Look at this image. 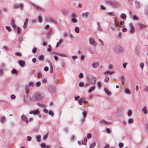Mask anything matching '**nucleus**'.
Returning <instances> with one entry per match:
<instances>
[{
	"label": "nucleus",
	"mask_w": 148,
	"mask_h": 148,
	"mask_svg": "<svg viewBox=\"0 0 148 148\" xmlns=\"http://www.w3.org/2000/svg\"><path fill=\"white\" fill-rule=\"evenodd\" d=\"M45 21L46 22H49L55 24L57 23L54 18L51 16H46L45 19Z\"/></svg>",
	"instance_id": "obj_1"
},
{
	"label": "nucleus",
	"mask_w": 148,
	"mask_h": 148,
	"mask_svg": "<svg viewBox=\"0 0 148 148\" xmlns=\"http://www.w3.org/2000/svg\"><path fill=\"white\" fill-rule=\"evenodd\" d=\"M107 3L112 7L114 8H119V3L115 1H110L108 2Z\"/></svg>",
	"instance_id": "obj_2"
},
{
	"label": "nucleus",
	"mask_w": 148,
	"mask_h": 148,
	"mask_svg": "<svg viewBox=\"0 0 148 148\" xmlns=\"http://www.w3.org/2000/svg\"><path fill=\"white\" fill-rule=\"evenodd\" d=\"M114 50L116 52H122L123 49L119 45L115 46L114 48Z\"/></svg>",
	"instance_id": "obj_3"
},
{
	"label": "nucleus",
	"mask_w": 148,
	"mask_h": 148,
	"mask_svg": "<svg viewBox=\"0 0 148 148\" xmlns=\"http://www.w3.org/2000/svg\"><path fill=\"white\" fill-rule=\"evenodd\" d=\"M89 44L90 45L93 46L94 47H95L96 45V43L95 42L93 38H89Z\"/></svg>",
	"instance_id": "obj_4"
},
{
	"label": "nucleus",
	"mask_w": 148,
	"mask_h": 148,
	"mask_svg": "<svg viewBox=\"0 0 148 148\" xmlns=\"http://www.w3.org/2000/svg\"><path fill=\"white\" fill-rule=\"evenodd\" d=\"M100 65L99 62H96L93 63L91 65L92 67L94 69H96Z\"/></svg>",
	"instance_id": "obj_5"
},
{
	"label": "nucleus",
	"mask_w": 148,
	"mask_h": 148,
	"mask_svg": "<svg viewBox=\"0 0 148 148\" xmlns=\"http://www.w3.org/2000/svg\"><path fill=\"white\" fill-rule=\"evenodd\" d=\"M129 26H130V32L131 33H133L135 32V29L132 23H129Z\"/></svg>",
	"instance_id": "obj_6"
},
{
	"label": "nucleus",
	"mask_w": 148,
	"mask_h": 148,
	"mask_svg": "<svg viewBox=\"0 0 148 148\" xmlns=\"http://www.w3.org/2000/svg\"><path fill=\"white\" fill-rule=\"evenodd\" d=\"M96 80V78L94 77H93L89 79V81L90 83L92 85H94L95 83Z\"/></svg>",
	"instance_id": "obj_7"
},
{
	"label": "nucleus",
	"mask_w": 148,
	"mask_h": 148,
	"mask_svg": "<svg viewBox=\"0 0 148 148\" xmlns=\"http://www.w3.org/2000/svg\"><path fill=\"white\" fill-rule=\"evenodd\" d=\"M11 25L14 29H15L16 27L15 21L14 19H12L11 21Z\"/></svg>",
	"instance_id": "obj_8"
},
{
	"label": "nucleus",
	"mask_w": 148,
	"mask_h": 148,
	"mask_svg": "<svg viewBox=\"0 0 148 148\" xmlns=\"http://www.w3.org/2000/svg\"><path fill=\"white\" fill-rule=\"evenodd\" d=\"M23 5L21 3L20 4H15L14 5L13 8L15 9H16L20 8H23Z\"/></svg>",
	"instance_id": "obj_9"
},
{
	"label": "nucleus",
	"mask_w": 148,
	"mask_h": 148,
	"mask_svg": "<svg viewBox=\"0 0 148 148\" xmlns=\"http://www.w3.org/2000/svg\"><path fill=\"white\" fill-rule=\"evenodd\" d=\"M21 118L23 121L26 123H28V119L25 115H21Z\"/></svg>",
	"instance_id": "obj_10"
},
{
	"label": "nucleus",
	"mask_w": 148,
	"mask_h": 148,
	"mask_svg": "<svg viewBox=\"0 0 148 148\" xmlns=\"http://www.w3.org/2000/svg\"><path fill=\"white\" fill-rule=\"evenodd\" d=\"M120 17L121 18L125 20L126 19L127 15L125 13H122L120 14Z\"/></svg>",
	"instance_id": "obj_11"
},
{
	"label": "nucleus",
	"mask_w": 148,
	"mask_h": 148,
	"mask_svg": "<svg viewBox=\"0 0 148 148\" xmlns=\"http://www.w3.org/2000/svg\"><path fill=\"white\" fill-rule=\"evenodd\" d=\"M135 5L136 8V9H138L140 8V3L137 1H135Z\"/></svg>",
	"instance_id": "obj_12"
},
{
	"label": "nucleus",
	"mask_w": 148,
	"mask_h": 148,
	"mask_svg": "<svg viewBox=\"0 0 148 148\" xmlns=\"http://www.w3.org/2000/svg\"><path fill=\"white\" fill-rule=\"evenodd\" d=\"M18 63L21 67H23L24 66L25 64V62L23 60H18Z\"/></svg>",
	"instance_id": "obj_13"
},
{
	"label": "nucleus",
	"mask_w": 148,
	"mask_h": 148,
	"mask_svg": "<svg viewBox=\"0 0 148 148\" xmlns=\"http://www.w3.org/2000/svg\"><path fill=\"white\" fill-rule=\"evenodd\" d=\"M114 73V71H105L103 74L106 75H108V74L112 75Z\"/></svg>",
	"instance_id": "obj_14"
},
{
	"label": "nucleus",
	"mask_w": 148,
	"mask_h": 148,
	"mask_svg": "<svg viewBox=\"0 0 148 148\" xmlns=\"http://www.w3.org/2000/svg\"><path fill=\"white\" fill-rule=\"evenodd\" d=\"M100 123L102 124L106 125L109 124L110 123L104 120H102L100 121Z\"/></svg>",
	"instance_id": "obj_15"
},
{
	"label": "nucleus",
	"mask_w": 148,
	"mask_h": 148,
	"mask_svg": "<svg viewBox=\"0 0 148 148\" xmlns=\"http://www.w3.org/2000/svg\"><path fill=\"white\" fill-rule=\"evenodd\" d=\"M38 113V111L37 110H34L31 111L29 114H33L35 115H37Z\"/></svg>",
	"instance_id": "obj_16"
},
{
	"label": "nucleus",
	"mask_w": 148,
	"mask_h": 148,
	"mask_svg": "<svg viewBox=\"0 0 148 148\" xmlns=\"http://www.w3.org/2000/svg\"><path fill=\"white\" fill-rule=\"evenodd\" d=\"M95 88V87L94 86H92L90 87L88 89V92L89 93H90L92 91H94Z\"/></svg>",
	"instance_id": "obj_17"
},
{
	"label": "nucleus",
	"mask_w": 148,
	"mask_h": 148,
	"mask_svg": "<svg viewBox=\"0 0 148 148\" xmlns=\"http://www.w3.org/2000/svg\"><path fill=\"white\" fill-rule=\"evenodd\" d=\"M48 62L49 63V66H50V73L51 74H52L53 73V68L51 64V63L50 60H48Z\"/></svg>",
	"instance_id": "obj_18"
},
{
	"label": "nucleus",
	"mask_w": 148,
	"mask_h": 148,
	"mask_svg": "<svg viewBox=\"0 0 148 148\" xmlns=\"http://www.w3.org/2000/svg\"><path fill=\"white\" fill-rule=\"evenodd\" d=\"M25 93L27 95H28L29 93V89L28 85H26L25 86Z\"/></svg>",
	"instance_id": "obj_19"
},
{
	"label": "nucleus",
	"mask_w": 148,
	"mask_h": 148,
	"mask_svg": "<svg viewBox=\"0 0 148 148\" xmlns=\"http://www.w3.org/2000/svg\"><path fill=\"white\" fill-rule=\"evenodd\" d=\"M104 90L108 95H111V92L109 91L108 89L105 88H104Z\"/></svg>",
	"instance_id": "obj_20"
},
{
	"label": "nucleus",
	"mask_w": 148,
	"mask_h": 148,
	"mask_svg": "<svg viewBox=\"0 0 148 148\" xmlns=\"http://www.w3.org/2000/svg\"><path fill=\"white\" fill-rule=\"evenodd\" d=\"M116 27V25L115 24V22L114 21L112 25L111 26V30L113 31H114L115 28Z\"/></svg>",
	"instance_id": "obj_21"
},
{
	"label": "nucleus",
	"mask_w": 148,
	"mask_h": 148,
	"mask_svg": "<svg viewBox=\"0 0 148 148\" xmlns=\"http://www.w3.org/2000/svg\"><path fill=\"white\" fill-rule=\"evenodd\" d=\"M62 42V39H60L59 41L57 42L56 45V47H59L60 45L61 44Z\"/></svg>",
	"instance_id": "obj_22"
},
{
	"label": "nucleus",
	"mask_w": 148,
	"mask_h": 148,
	"mask_svg": "<svg viewBox=\"0 0 148 148\" xmlns=\"http://www.w3.org/2000/svg\"><path fill=\"white\" fill-rule=\"evenodd\" d=\"M132 113V111L131 109H129L127 112V115L128 117L131 116Z\"/></svg>",
	"instance_id": "obj_23"
},
{
	"label": "nucleus",
	"mask_w": 148,
	"mask_h": 148,
	"mask_svg": "<svg viewBox=\"0 0 148 148\" xmlns=\"http://www.w3.org/2000/svg\"><path fill=\"white\" fill-rule=\"evenodd\" d=\"M142 110L145 114H147V112L145 106H144V107L142 108Z\"/></svg>",
	"instance_id": "obj_24"
},
{
	"label": "nucleus",
	"mask_w": 148,
	"mask_h": 148,
	"mask_svg": "<svg viewBox=\"0 0 148 148\" xmlns=\"http://www.w3.org/2000/svg\"><path fill=\"white\" fill-rule=\"evenodd\" d=\"M139 28L141 29H145L146 27V25L142 23H140L139 24Z\"/></svg>",
	"instance_id": "obj_25"
},
{
	"label": "nucleus",
	"mask_w": 148,
	"mask_h": 148,
	"mask_svg": "<svg viewBox=\"0 0 148 148\" xmlns=\"http://www.w3.org/2000/svg\"><path fill=\"white\" fill-rule=\"evenodd\" d=\"M70 16L72 17V18H75L77 17V15L76 13L72 12L71 13Z\"/></svg>",
	"instance_id": "obj_26"
},
{
	"label": "nucleus",
	"mask_w": 148,
	"mask_h": 148,
	"mask_svg": "<svg viewBox=\"0 0 148 148\" xmlns=\"http://www.w3.org/2000/svg\"><path fill=\"white\" fill-rule=\"evenodd\" d=\"M56 53L59 56H60L64 57H67V56L66 55L63 53H59L58 52H56Z\"/></svg>",
	"instance_id": "obj_27"
},
{
	"label": "nucleus",
	"mask_w": 148,
	"mask_h": 148,
	"mask_svg": "<svg viewBox=\"0 0 148 148\" xmlns=\"http://www.w3.org/2000/svg\"><path fill=\"white\" fill-rule=\"evenodd\" d=\"M88 14L89 12H86L82 13L81 14V16L83 17H87Z\"/></svg>",
	"instance_id": "obj_28"
},
{
	"label": "nucleus",
	"mask_w": 148,
	"mask_h": 148,
	"mask_svg": "<svg viewBox=\"0 0 148 148\" xmlns=\"http://www.w3.org/2000/svg\"><path fill=\"white\" fill-rule=\"evenodd\" d=\"M38 18L39 22L40 23H42V16L40 15H38Z\"/></svg>",
	"instance_id": "obj_29"
},
{
	"label": "nucleus",
	"mask_w": 148,
	"mask_h": 148,
	"mask_svg": "<svg viewBox=\"0 0 148 148\" xmlns=\"http://www.w3.org/2000/svg\"><path fill=\"white\" fill-rule=\"evenodd\" d=\"M71 22L73 23H76L77 22V19L76 18H72L71 20Z\"/></svg>",
	"instance_id": "obj_30"
},
{
	"label": "nucleus",
	"mask_w": 148,
	"mask_h": 148,
	"mask_svg": "<svg viewBox=\"0 0 148 148\" xmlns=\"http://www.w3.org/2000/svg\"><path fill=\"white\" fill-rule=\"evenodd\" d=\"M121 83L123 85L125 83V77L124 76H122L121 77Z\"/></svg>",
	"instance_id": "obj_31"
},
{
	"label": "nucleus",
	"mask_w": 148,
	"mask_h": 148,
	"mask_svg": "<svg viewBox=\"0 0 148 148\" xmlns=\"http://www.w3.org/2000/svg\"><path fill=\"white\" fill-rule=\"evenodd\" d=\"M132 19L133 20H138V17L135 15H133L132 16Z\"/></svg>",
	"instance_id": "obj_32"
},
{
	"label": "nucleus",
	"mask_w": 148,
	"mask_h": 148,
	"mask_svg": "<svg viewBox=\"0 0 148 148\" xmlns=\"http://www.w3.org/2000/svg\"><path fill=\"white\" fill-rule=\"evenodd\" d=\"M15 29L16 30L17 33L18 34H19L21 32L20 28L18 27H16V28Z\"/></svg>",
	"instance_id": "obj_33"
},
{
	"label": "nucleus",
	"mask_w": 148,
	"mask_h": 148,
	"mask_svg": "<svg viewBox=\"0 0 148 148\" xmlns=\"http://www.w3.org/2000/svg\"><path fill=\"white\" fill-rule=\"evenodd\" d=\"M38 99V97L36 95H34L32 97L31 99L33 100H36Z\"/></svg>",
	"instance_id": "obj_34"
},
{
	"label": "nucleus",
	"mask_w": 148,
	"mask_h": 148,
	"mask_svg": "<svg viewBox=\"0 0 148 148\" xmlns=\"http://www.w3.org/2000/svg\"><path fill=\"white\" fill-rule=\"evenodd\" d=\"M96 143L95 142H94L92 143L89 146L90 148H93L95 145Z\"/></svg>",
	"instance_id": "obj_35"
},
{
	"label": "nucleus",
	"mask_w": 148,
	"mask_h": 148,
	"mask_svg": "<svg viewBox=\"0 0 148 148\" xmlns=\"http://www.w3.org/2000/svg\"><path fill=\"white\" fill-rule=\"evenodd\" d=\"M49 90L51 93H53L55 92V89L52 87H51L49 88Z\"/></svg>",
	"instance_id": "obj_36"
},
{
	"label": "nucleus",
	"mask_w": 148,
	"mask_h": 148,
	"mask_svg": "<svg viewBox=\"0 0 148 148\" xmlns=\"http://www.w3.org/2000/svg\"><path fill=\"white\" fill-rule=\"evenodd\" d=\"M79 28L77 27H75V31L77 33H79Z\"/></svg>",
	"instance_id": "obj_37"
},
{
	"label": "nucleus",
	"mask_w": 148,
	"mask_h": 148,
	"mask_svg": "<svg viewBox=\"0 0 148 148\" xmlns=\"http://www.w3.org/2000/svg\"><path fill=\"white\" fill-rule=\"evenodd\" d=\"M108 14L110 16H114L115 15V13L114 11H112L109 12Z\"/></svg>",
	"instance_id": "obj_38"
},
{
	"label": "nucleus",
	"mask_w": 148,
	"mask_h": 148,
	"mask_svg": "<svg viewBox=\"0 0 148 148\" xmlns=\"http://www.w3.org/2000/svg\"><path fill=\"white\" fill-rule=\"evenodd\" d=\"M47 82V80L46 78H43L41 80V82L43 83H46Z\"/></svg>",
	"instance_id": "obj_39"
},
{
	"label": "nucleus",
	"mask_w": 148,
	"mask_h": 148,
	"mask_svg": "<svg viewBox=\"0 0 148 148\" xmlns=\"http://www.w3.org/2000/svg\"><path fill=\"white\" fill-rule=\"evenodd\" d=\"M48 136V133H47L45 135L43 136L42 139L43 140H45L46 139Z\"/></svg>",
	"instance_id": "obj_40"
},
{
	"label": "nucleus",
	"mask_w": 148,
	"mask_h": 148,
	"mask_svg": "<svg viewBox=\"0 0 148 148\" xmlns=\"http://www.w3.org/2000/svg\"><path fill=\"white\" fill-rule=\"evenodd\" d=\"M48 46L49 48L47 49V51L48 52H49L52 50V48L51 47V45H49Z\"/></svg>",
	"instance_id": "obj_41"
},
{
	"label": "nucleus",
	"mask_w": 148,
	"mask_h": 148,
	"mask_svg": "<svg viewBox=\"0 0 148 148\" xmlns=\"http://www.w3.org/2000/svg\"><path fill=\"white\" fill-rule=\"evenodd\" d=\"M5 29L8 30L9 32H10L12 31V29L9 26H7L5 27Z\"/></svg>",
	"instance_id": "obj_42"
},
{
	"label": "nucleus",
	"mask_w": 148,
	"mask_h": 148,
	"mask_svg": "<svg viewBox=\"0 0 148 148\" xmlns=\"http://www.w3.org/2000/svg\"><path fill=\"white\" fill-rule=\"evenodd\" d=\"M97 87L98 88H100L101 85V83L100 81H98L97 83Z\"/></svg>",
	"instance_id": "obj_43"
},
{
	"label": "nucleus",
	"mask_w": 148,
	"mask_h": 148,
	"mask_svg": "<svg viewBox=\"0 0 148 148\" xmlns=\"http://www.w3.org/2000/svg\"><path fill=\"white\" fill-rule=\"evenodd\" d=\"M133 122V119L132 118H129L128 120V122L129 123H132Z\"/></svg>",
	"instance_id": "obj_44"
},
{
	"label": "nucleus",
	"mask_w": 148,
	"mask_h": 148,
	"mask_svg": "<svg viewBox=\"0 0 148 148\" xmlns=\"http://www.w3.org/2000/svg\"><path fill=\"white\" fill-rule=\"evenodd\" d=\"M82 114L83 115V117L84 118H85V117H86L87 115V113L86 112L83 111L82 112Z\"/></svg>",
	"instance_id": "obj_45"
},
{
	"label": "nucleus",
	"mask_w": 148,
	"mask_h": 148,
	"mask_svg": "<svg viewBox=\"0 0 148 148\" xmlns=\"http://www.w3.org/2000/svg\"><path fill=\"white\" fill-rule=\"evenodd\" d=\"M118 145L120 148H122L123 146V144L120 142L119 143Z\"/></svg>",
	"instance_id": "obj_46"
},
{
	"label": "nucleus",
	"mask_w": 148,
	"mask_h": 148,
	"mask_svg": "<svg viewBox=\"0 0 148 148\" xmlns=\"http://www.w3.org/2000/svg\"><path fill=\"white\" fill-rule=\"evenodd\" d=\"M34 86V84L33 82L31 81L29 83V86L33 87Z\"/></svg>",
	"instance_id": "obj_47"
},
{
	"label": "nucleus",
	"mask_w": 148,
	"mask_h": 148,
	"mask_svg": "<svg viewBox=\"0 0 148 148\" xmlns=\"http://www.w3.org/2000/svg\"><path fill=\"white\" fill-rule=\"evenodd\" d=\"M125 94H129L130 93V91H129V90L126 89H125Z\"/></svg>",
	"instance_id": "obj_48"
},
{
	"label": "nucleus",
	"mask_w": 148,
	"mask_h": 148,
	"mask_svg": "<svg viewBox=\"0 0 148 148\" xmlns=\"http://www.w3.org/2000/svg\"><path fill=\"white\" fill-rule=\"evenodd\" d=\"M48 114L50 116H54V114L52 110H50L48 113Z\"/></svg>",
	"instance_id": "obj_49"
},
{
	"label": "nucleus",
	"mask_w": 148,
	"mask_h": 148,
	"mask_svg": "<svg viewBox=\"0 0 148 148\" xmlns=\"http://www.w3.org/2000/svg\"><path fill=\"white\" fill-rule=\"evenodd\" d=\"M1 122H4V121L5 120V117L4 116H2L1 117Z\"/></svg>",
	"instance_id": "obj_50"
},
{
	"label": "nucleus",
	"mask_w": 148,
	"mask_h": 148,
	"mask_svg": "<svg viewBox=\"0 0 148 148\" xmlns=\"http://www.w3.org/2000/svg\"><path fill=\"white\" fill-rule=\"evenodd\" d=\"M15 55L17 56H21L22 55L21 53L18 52H16L15 53Z\"/></svg>",
	"instance_id": "obj_51"
},
{
	"label": "nucleus",
	"mask_w": 148,
	"mask_h": 148,
	"mask_svg": "<svg viewBox=\"0 0 148 148\" xmlns=\"http://www.w3.org/2000/svg\"><path fill=\"white\" fill-rule=\"evenodd\" d=\"M37 104L38 106L41 107H43L45 106L44 104L40 103H37Z\"/></svg>",
	"instance_id": "obj_52"
},
{
	"label": "nucleus",
	"mask_w": 148,
	"mask_h": 148,
	"mask_svg": "<svg viewBox=\"0 0 148 148\" xmlns=\"http://www.w3.org/2000/svg\"><path fill=\"white\" fill-rule=\"evenodd\" d=\"M113 67V66L112 64H110L108 65V68L109 69H112Z\"/></svg>",
	"instance_id": "obj_53"
},
{
	"label": "nucleus",
	"mask_w": 148,
	"mask_h": 148,
	"mask_svg": "<svg viewBox=\"0 0 148 148\" xmlns=\"http://www.w3.org/2000/svg\"><path fill=\"white\" fill-rule=\"evenodd\" d=\"M42 77V75L40 72H39L37 75V77L39 78H41Z\"/></svg>",
	"instance_id": "obj_54"
},
{
	"label": "nucleus",
	"mask_w": 148,
	"mask_h": 148,
	"mask_svg": "<svg viewBox=\"0 0 148 148\" xmlns=\"http://www.w3.org/2000/svg\"><path fill=\"white\" fill-rule=\"evenodd\" d=\"M79 85L81 87H83L84 86V84L83 82H81L79 83Z\"/></svg>",
	"instance_id": "obj_55"
},
{
	"label": "nucleus",
	"mask_w": 148,
	"mask_h": 148,
	"mask_svg": "<svg viewBox=\"0 0 148 148\" xmlns=\"http://www.w3.org/2000/svg\"><path fill=\"white\" fill-rule=\"evenodd\" d=\"M40 137L39 136H37L36 138V140L38 142H40Z\"/></svg>",
	"instance_id": "obj_56"
},
{
	"label": "nucleus",
	"mask_w": 148,
	"mask_h": 148,
	"mask_svg": "<svg viewBox=\"0 0 148 148\" xmlns=\"http://www.w3.org/2000/svg\"><path fill=\"white\" fill-rule=\"evenodd\" d=\"M37 50V48L36 47H34L32 49V51L33 53L36 52Z\"/></svg>",
	"instance_id": "obj_57"
},
{
	"label": "nucleus",
	"mask_w": 148,
	"mask_h": 148,
	"mask_svg": "<svg viewBox=\"0 0 148 148\" xmlns=\"http://www.w3.org/2000/svg\"><path fill=\"white\" fill-rule=\"evenodd\" d=\"M106 132L108 134H110V130L109 128H107L106 129Z\"/></svg>",
	"instance_id": "obj_58"
},
{
	"label": "nucleus",
	"mask_w": 148,
	"mask_h": 148,
	"mask_svg": "<svg viewBox=\"0 0 148 148\" xmlns=\"http://www.w3.org/2000/svg\"><path fill=\"white\" fill-rule=\"evenodd\" d=\"M36 9L39 10H43V9L41 7L37 6Z\"/></svg>",
	"instance_id": "obj_59"
},
{
	"label": "nucleus",
	"mask_w": 148,
	"mask_h": 148,
	"mask_svg": "<svg viewBox=\"0 0 148 148\" xmlns=\"http://www.w3.org/2000/svg\"><path fill=\"white\" fill-rule=\"evenodd\" d=\"M36 85L37 87H39L41 85V83L40 82H36Z\"/></svg>",
	"instance_id": "obj_60"
},
{
	"label": "nucleus",
	"mask_w": 148,
	"mask_h": 148,
	"mask_svg": "<svg viewBox=\"0 0 148 148\" xmlns=\"http://www.w3.org/2000/svg\"><path fill=\"white\" fill-rule=\"evenodd\" d=\"M10 97L12 99H14L16 98V96L14 95H12Z\"/></svg>",
	"instance_id": "obj_61"
},
{
	"label": "nucleus",
	"mask_w": 148,
	"mask_h": 148,
	"mask_svg": "<svg viewBox=\"0 0 148 148\" xmlns=\"http://www.w3.org/2000/svg\"><path fill=\"white\" fill-rule=\"evenodd\" d=\"M39 58L41 60H43L44 59V56H43V55H40V56H39Z\"/></svg>",
	"instance_id": "obj_62"
},
{
	"label": "nucleus",
	"mask_w": 148,
	"mask_h": 148,
	"mask_svg": "<svg viewBox=\"0 0 148 148\" xmlns=\"http://www.w3.org/2000/svg\"><path fill=\"white\" fill-rule=\"evenodd\" d=\"M11 72L12 74H15L16 73L17 71L16 69H13L12 71Z\"/></svg>",
	"instance_id": "obj_63"
},
{
	"label": "nucleus",
	"mask_w": 148,
	"mask_h": 148,
	"mask_svg": "<svg viewBox=\"0 0 148 148\" xmlns=\"http://www.w3.org/2000/svg\"><path fill=\"white\" fill-rule=\"evenodd\" d=\"M144 90L147 92H148V87L147 86L145 87L144 89Z\"/></svg>",
	"instance_id": "obj_64"
}]
</instances>
